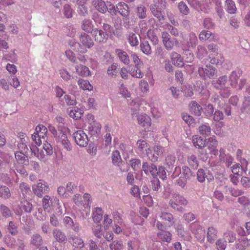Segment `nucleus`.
Returning a JSON list of instances; mask_svg holds the SVG:
<instances>
[{
    "label": "nucleus",
    "mask_w": 250,
    "mask_h": 250,
    "mask_svg": "<svg viewBox=\"0 0 250 250\" xmlns=\"http://www.w3.org/2000/svg\"><path fill=\"white\" fill-rule=\"evenodd\" d=\"M188 162L189 165L194 169H197L198 167V161L194 155H191L188 157Z\"/></svg>",
    "instance_id": "nucleus-46"
},
{
    "label": "nucleus",
    "mask_w": 250,
    "mask_h": 250,
    "mask_svg": "<svg viewBox=\"0 0 250 250\" xmlns=\"http://www.w3.org/2000/svg\"><path fill=\"white\" fill-rule=\"evenodd\" d=\"M0 211L2 215L5 217H10L12 215V212L10 209L4 205L0 206Z\"/></svg>",
    "instance_id": "nucleus-61"
},
{
    "label": "nucleus",
    "mask_w": 250,
    "mask_h": 250,
    "mask_svg": "<svg viewBox=\"0 0 250 250\" xmlns=\"http://www.w3.org/2000/svg\"><path fill=\"white\" fill-rule=\"evenodd\" d=\"M127 40L132 46H137L139 44V40L137 35L132 32L128 33L127 36Z\"/></svg>",
    "instance_id": "nucleus-40"
},
{
    "label": "nucleus",
    "mask_w": 250,
    "mask_h": 250,
    "mask_svg": "<svg viewBox=\"0 0 250 250\" xmlns=\"http://www.w3.org/2000/svg\"><path fill=\"white\" fill-rule=\"evenodd\" d=\"M152 148L155 154H153L152 155L150 153L149 155V159L152 162H156L157 161L159 157L163 154L165 152V148L160 145H154Z\"/></svg>",
    "instance_id": "nucleus-16"
},
{
    "label": "nucleus",
    "mask_w": 250,
    "mask_h": 250,
    "mask_svg": "<svg viewBox=\"0 0 250 250\" xmlns=\"http://www.w3.org/2000/svg\"><path fill=\"white\" fill-rule=\"evenodd\" d=\"M85 125L88 131L92 135L98 134L101 131V125L99 122L95 120L94 116L92 114L87 115Z\"/></svg>",
    "instance_id": "nucleus-3"
},
{
    "label": "nucleus",
    "mask_w": 250,
    "mask_h": 250,
    "mask_svg": "<svg viewBox=\"0 0 250 250\" xmlns=\"http://www.w3.org/2000/svg\"><path fill=\"white\" fill-rule=\"evenodd\" d=\"M117 11L123 17L127 18L129 14L130 11L127 4L124 2L118 3L116 5Z\"/></svg>",
    "instance_id": "nucleus-21"
},
{
    "label": "nucleus",
    "mask_w": 250,
    "mask_h": 250,
    "mask_svg": "<svg viewBox=\"0 0 250 250\" xmlns=\"http://www.w3.org/2000/svg\"><path fill=\"white\" fill-rule=\"evenodd\" d=\"M116 53L121 62L126 65L129 64V57L125 51L120 49H117L116 50Z\"/></svg>",
    "instance_id": "nucleus-22"
},
{
    "label": "nucleus",
    "mask_w": 250,
    "mask_h": 250,
    "mask_svg": "<svg viewBox=\"0 0 250 250\" xmlns=\"http://www.w3.org/2000/svg\"><path fill=\"white\" fill-rule=\"evenodd\" d=\"M190 229L195 237L198 241L203 242L205 237L204 229L197 223H193L190 225Z\"/></svg>",
    "instance_id": "nucleus-8"
},
{
    "label": "nucleus",
    "mask_w": 250,
    "mask_h": 250,
    "mask_svg": "<svg viewBox=\"0 0 250 250\" xmlns=\"http://www.w3.org/2000/svg\"><path fill=\"white\" fill-rule=\"evenodd\" d=\"M157 233L158 238L163 242L170 243L172 240V234L169 231L162 229Z\"/></svg>",
    "instance_id": "nucleus-20"
},
{
    "label": "nucleus",
    "mask_w": 250,
    "mask_h": 250,
    "mask_svg": "<svg viewBox=\"0 0 250 250\" xmlns=\"http://www.w3.org/2000/svg\"><path fill=\"white\" fill-rule=\"evenodd\" d=\"M11 197V192L9 188L5 186H0V197L7 199Z\"/></svg>",
    "instance_id": "nucleus-42"
},
{
    "label": "nucleus",
    "mask_w": 250,
    "mask_h": 250,
    "mask_svg": "<svg viewBox=\"0 0 250 250\" xmlns=\"http://www.w3.org/2000/svg\"><path fill=\"white\" fill-rule=\"evenodd\" d=\"M170 57L173 65L179 67L184 66V59L180 54L175 51H173L171 53Z\"/></svg>",
    "instance_id": "nucleus-18"
},
{
    "label": "nucleus",
    "mask_w": 250,
    "mask_h": 250,
    "mask_svg": "<svg viewBox=\"0 0 250 250\" xmlns=\"http://www.w3.org/2000/svg\"><path fill=\"white\" fill-rule=\"evenodd\" d=\"M136 145L138 150L141 154L146 153V151L150 148L149 144L146 141L142 139L138 140Z\"/></svg>",
    "instance_id": "nucleus-24"
},
{
    "label": "nucleus",
    "mask_w": 250,
    "mask_h": 250,
    "mask_svg": "<svg viewBox=\"0 0 250 250\" xmlns=\"http://www.w3.org/2000/svg\"><path fill=\"white\" fill-rule=\"evenodd\" d=\"M93 212V219L95 222L99 223L103 216V211L101 208H96Z\"/></svg>",
    "instance_id": "nucleus-36"
},
{
    "label": "nucleus",
    "mask_w": 250,
    "mask_h": 250,
    "mask_svg": "<svg viewBox=\"0 0 250 250\" xmlns=\"http://www.w3.org/2000/svg\"><path fill=\"white\" fill-rule=\"evenodd\" d=\"M30 148L32 152L33 153L34 155L39 160L43 162L46 160L45 155L42 152H40L39 148L36 146H32Z\"/></svg>",
    "instance_id": "nucleus-41"
},
{
    "label": "nucleus",
    "mask_w": 250,
    "mask_h": 250,
    "mask_svg": "<svg viewBox=\"0 0 250 250\" xmlns=\"http://www.w3.org/2000/svg\"><path fill=\"white\" fill-rule=\"evenodd\" d=\"M215 244L217 250H225L226 248V240L224 239L220 238L218 239L216 241Z\"/></svg>",
    "instance_id": "nucleus-58"
},
{
    "label": "nucleus",
    "mask_w": 250,
    "mask_h": 250,
    "mask_svg": "<svg viewBox=\"0 0 250 250\" xmlns=\"http://www.w3.org/2000/svg\"><path fill=\"white\" fill-rule=\"evenodd\" d=\"M75 143L80 146L84 147L88 144V137L83 130H79L73 133Z\"/></svg>",
    "instance_id": "nucleus-9"
},
{
    "label": "nucleus",
    "mask_w": 250,
    "mask_h": 250,
    "mask_svg": "<svg viewBox=\"0 0 250 250\" xmlns=\"http://www.w3.org/2000/svg\"><path fill=\"white\" fill-rule=\"evenodd\" d=\"M225 9L229 14H233L236 13L237 8L234 1L232 0H226Z\"/></svg>",
    "instance_id": "nucleus-34"
},
{
    "label": "nucleus",
    "mask_w": 250,
    "mask_h": 250,
    "mask_svg": "<svg viewBox=\"0 0 250 250\" xmlns=\"http://www.w3.org/2000/svg\"><path fill=\"white\" fill-rule=\"evenodd\" d=\"M42 201V207L44 210L50 208L53 206L52 199L49 195H45Z\"/></svg>",
    "instance_id": "nucleus-43"
},
{
    "label": "nucleus",
    "mask_w": 250,
    "mask_h": 250,
    "mask_svg": "<svg viewBox=\"0 0 250 250\" xmlns=\"http://www.w3.org/2000/svg\"><path fill=\"white\" fill-rule=\"evenodd\" d=\"M42 243V236L39 234H34L32 237L31 244L36 247H39Z\"/></svg>",
    "instance_id": "nucleus-48"
},
{
    "label": "nucleus",
    "mask_w": 250,
    "mask_h": 250,
    "mask_svg": "<svg viewBox=\"0 0 250 250\" xmlns=\"http://www.w3.org/2000/svg\"><path fill=\"white\" fill-rule=\"evenodd\" d=\"M139 87L140 90L143 93H146L149 91V85L148 83L144 80H142L139 84Z\"/></svg>",
    "instance_id": "nucleus-57"
},
{
    "label": "nucleus",
    "mask_w": 250,
    "mask_h": 250,
    "mask_svg": "<svg viewBox=\"0 0 250 250\" xmlns=\"http://www.w3.org/2000/svg\"><path fill=\"white\" fill-rule=\"evenodd\" d=\"M224 58L222 54H217L216 57L212 58L210 62L211 63L215 64L216 65H221L224 62Z\"/></svg>",
    "instance_id": "nucleus-60"
},
{
    "label": "nucleus",
    "mask_w": 250,
    "mask_h": 250,
    "mask_svg": "<svg viewBox=\"0 0 250 250\" xmlns=\"http://www.w3.org/2000/svg\"><path fill=\"white\" fill-rule=\"evenodd\" d=\"M212 35L209 31H202L199 35V38L201 41H206L209 39Z\"/></svg>",
    "instance_id": "nucleus-64"
},
{
    "label": "nucleus",
    "mask_w": 250,
    "mask_h": 250,
    "mask_svg": "<svg viewBox=\"0 0 250 250\" xmlns=\"http://www.w3.org/2000/svg\"><path fill=\"white\" fill-rule=\"evenodd\" d=\"M190 111L195 115L199 116L202 112V107L196 101H192L189 104Z\"/></svg>",
    "instance_id": "nucleus-23"
},
{
    "label": "nucleus",
    "mask_w": 250,
    "mask_h": 250,
    "mask_svg": "<svg viewBox=\"0 0 250 250\" xmlns=\"http://www.w3.org/2000/svg\"><path fill=\"white\" fill-rule=\"evenodd\" d=\"M148 38L151 40L153 44H157L158 42V38L154 30L149 29L147 31Z\"/></svg>",
    "instance_id": "nucleus-56"
},
{
    "label": "nucleus",
    "mask_w": 250,
    "mask_h": 250,
    "mask_svg": "<svg viewBox=\"0 0 250 250\" xmlns=\"http://www.w3.org/2000/svg\"><path fill=\"white\" fill-rule=\"evenodd\" d=\"M53 235L57 242L62 243L66 239V236L64 232L60 229H55L53 231Z\"/></svg>",
    "instance_id": "nucleus-35"
},
{
    "label": "nucleus",
    "mask_w": 250,
    "mask_h": 250,
    "mask_svg": "<svg viewBox=\"0 0 250 250\" xmlns=\"http://www.w3.org/2000/svg\"><path fill=\"white\" fill-rule=\"evenodd\" d=\"M78 51L82 53H85L87 49H90L94 45V42L91 37L86 33H82L79 38Z\"/></svg>",
    "instance_id": "nucleus-1"
},
{
    "label": "nucleus",
    "mask_w": 250,
    "mask_h": 250,
    "mask_svg": "<svg viewBox=\"0 0 250 250\" xmlns=\"http://www.w3.org/2000/svg\"><path fill=\"white\" fill-rule=\"evenodd\" d=\"M227 82V76H222L220 77L217 81H213L212 84L216 88L221 89L225 86Z\"/></svg>",
    "instance_id": "nucleus-32"
},
{
    "label": "nucleus",
    "mask_w": 250,
    "mask_h": 250,
    "mask_svg": "<svg viewBox=\"0 0 250 250\" xmlns=\"http://www.w3.org/2000/svg\"><path fill=\"white\" fill-rule=\"evenodd\" d=\"M180 12L184 15H187L189 13V9L187 4L183 1H180L178 5Z\"/></svg>",
    "instance_id": "nucleus-51"
},
{
    "label": "nucleus",
    "mask_w": 250,
    "mask_h": 250,
    "mask_svg": "<svg viewBox=\"0 0 250 250\" xmlns=\"http://www.w3.org/2000/svg\"><path fill=\"white\" fill-rule=\"evenodd\" d=\"M181 170L180 167H177L175 168V170L172 174L173 178H175L181 174V176L188 179L191 176V172L190 169L187 166H183L182 167V173H181Z\"/></svg>",
    "instance_id": "nucleus-15"
},
{
    "label": "nucleus",
    "mask_w": 250,
    "mask_h": 250,
    "mask_svg": "<svg viewBox=\"0 0 250 250\" xmlns=\"http://www.w3.org/2000/svg\"><path fill=\"white\" fill-rule=\"evenodd\" d=\"M138 124L141 125L145 131H150V127L151 125V118L145 113L139 114L137 116Z\"/></svg>",
    "instance_id": "nucleus-11"
},
{
    "label": "nucleus",
    "mask_w": 250,
    "mask_h": 250,
    "mask_svg": "<svg viewBox=\"0 0 250 250\" xmlns=\"http://www.w3.org/2000/svg\"><path fill=\"white\" fill-rule=\"evenodd\" d=\"M92 3L95 8L99 12L104 13L107 11V6L103 0H93Z\"/></svg>",
    "instance_id": "nucleus-28"
},
{
    "label": "nucleus",
    "mask_w": 250,
    "mask_h": 250,
    "mask_svg": "<svg viewBox=\"0 0 250 250\" xmlns=\"http://www.w3.org/2000/svg\"><path fill=\"white\" fill-rule=\"evenodd\" d=\"M169 204L174 209L182 211L184 207L187 205L188 201L183 196L173 194L169 200Z\"/></svg>",
    "instance_id": "nucleus-4"
},
{
    "label": "nucleus",
    "mask_w": 250,
    "mask_h": 250,
    "mask_svg": "<svg viewBox=\"0 0 250 250\" xmlns=\"http://www.w3.org/2000/svg\"><path fill=\"white\" fill-rule=\"evenodd\" d=\"M58 142L60 143L66 150H71L72 146L66 134L62 132H60L58 135Z\"/></svg>",
    "instance_id": "nucleus-14"
},
{
    "label": "nucleus",
    "mask_w": 250,
    "mask_h": 250,
    "mask_svg": "<svg viewBox=\"0 0 250 250\" xmlns=\"http://www.w3.org/2000/svg\"><path fill=\"white\" fill-rule=\"evenodd\" d=\"M225 188L226 193H229L234 197L240 196L242 195L243 193L242 190L240 189H235L231 187H229L228 186H226L225 187Z\"/></svg>",
    "instance_id": "nucleus-44"
},
{
    "label": "nucleus",
    "mask_w": 250,
    "mask_h": 250,
    "mask_svg": "<svg viewBox=\"0 0 250 250\" xmlns=\"http://www.w3.org/2000/svg\"><path fill=\"white\" fill-rule=\"evenodd\" d=\"M199 131L201 134L208 136L211 133L210 127L206 125H202L199 127Z\"/></svg>",
    "instance_id": "nucleus-50"
},
{
    "label": "nucleus",
    "mask_w": 250,
    "mask_h": 250,
    "mask_svg": "<svg viewBox=\"0 0 250 250\" xmlns=\"http://www.w3.org/2000/svg\"><path fill=\"white\" fill-rule=\"evenodd\" d=\"M15 156L16 160L19 164L25 165L27 157L24 153L21 151H18L15 153Z\"/></svg>",
    "instance_id": "nucleus-47"
},
{
    "label": "nucleus",
    "mask_w": 250,
    "mask_h": 250,
    "mask_svg": "<svg viewBox=\"0 0 250 250\" xmlns=\"http://www.w3.org/2000/svg\"><path fill=\"white\" fill-rule=\"evenodd\" d=\"M7 81L8 82L9 84L11 86H12L15 88L18 87L20 85V83L19 81V79L16 77H14V76L9 77Z\"/></svg>",
    "instance_id": "nucleus-59"
},
{
    "label": "nucleus",
    "mask_w": 250,
    "mask_h": 250,
    "mask_svg": "<svg viewBox=\"0 0 250 250\" xmlns=\"http://www.w3.org/2000/svg\"><path fill=\"white\" fill-rule=\"evenodd\" d=\"M91 35L96 42L105 43L106 42L108 37L106 33H104L101 29L95 28L91 32Z\"/></svg>",
    "instance_id": "nucleus-13"
},
{
    "label": "nucleus",
    "mask_w": 250,
    "mask_h": 250,
    "mask_svg": "<svg viewBox=\"0 0 250 250\" xmlns=\"http://www.w3.org/2000/svg\"><path fill=\"white\" fill-rule=\"evenodd\" d=\"M73 12V9L69 4H65L63 6V14L67 18H71L72 13Z\"/></svg>",
    "instance_id": "nucleus-62"
},
{
    "label": "nucleus",
    "mask_w": 250,
    "mask_h": 250,
    "mask_svg": "<svg viewBox=\"0 0 250 250\" xmlns=\"http://www.w3.org/2000/svg\"><path fill=\"white\" fill-rule=\"evenodd\" d=\"M197 38L195 33H189L188 38L187 39V46L188 48L194 47L197 44Z\"/></svg>",
    "instance_id": "nucleus-39"
},
{
    "label": "nucleus",
    "mask_w": 250,
    "mask_h": 250,
    "mask_svg": "<svg viewBox=\"0 0 250 250\" xmlns=\"http://www.w3.org/2000/svg\"><path fill=\"white\" fill-rule=\"evenodd\" d=\"M178 235L184 240L188 241L190 239V235L188 232L185 231L181 225H178L176 228Z\"/></svg>",
    "instance_id": "nucleus-30"
},
{
    "label": "nucleus",
    "mask_w": 250,
    "mask_h": 250,
    "mask_svg": "<svg viewBox=\"0 0 250 250\" xmlns=\"http://www.w3.org/2000/svg\"><path fill=\"white\" fill-rule=\"evenodd\" d=\"M68 114L70 117L75 120H78L83 115V111L78 107L70 108L68 109Z\"/></svg>",
    "instance_id": "nucleus-27"
},
{
    "label": "nucleus",
    "mask_w": 250,
    "mask_h": 250,
    "mask_svg": "<svg viewBox=\"0 0 250 250\" xmlns=\"http://www.w3.org/2000/svg\"><path fill=\"white\" fill-rule=\"evenodd\" d=\"M72 245L73 247L79 248L78 250H81L84 246L83 240L78 237H74L72 238Z\"/></svg>",
    "instance_id": "nucleus-49"
},
{
    "label": "nucleus",
    "mask_w": 250,
    "mask_h": 250,
    "mask_svg": "<svg viewBox=\"0 0 250 250\" xmlns=\"http://www.w3.org/2000/svg\"><path fill=\"white\" fill-rule=\"evenodd\" d=\"M93 234L98 238H101L103 235V231L101 225L97 224L93 226L92 229Z\"/></svg>",
    "instance_id": "nucleus-53"
},
{
    "label": "nucleus",
    "mask_w": 250,
    "mask_h": 250,
    "mask_svg": "<svg viewBox=\"0 0 250 250\" xmlns=\"http://www.w3.org/2000/svg\"><path fill=\"white\" fill-rule=\"evenodd\" d=\"M242 73L243 71L241 69L235 70L231 73L229 77V82L232 88L238 87L239 89H241L244 87L247 82L246 79H241L239 83H238V80Z\"/></svg>",
    "instance_id": "nucleus-2"
},
{
    "label": "nucleus",
    "mask_w": 250,
    "mask_h": 250,
    "mask_svg": "<svg viewBox=\"0 0 250 250\" xmlns=\"http://www.w3.org/2000/svg\"><path fill=\"white\" fill-rule=\"evenodd\" d=\"M218 141L214 136L210 137L208 139L207 147L209 150V153L214 155H217L218 153V150L217 148Z\"/></svg>",
    "instance_id": "nucleus-17"
},
{
    "label": "nucleus",
    "mask_w": 250,
    "mask_h": 250,
    "mask_svg": "<svg viewBox=\"0 0 250 250\" xmlns=\"http://www.w3.org/2000/svg\"><path fill=\"white\" fill-rule=\"evenodd\" d=\"M224 239L226 240V242L228 241V243L233 242L236 239L235 234L231 231H227L223 235Z\"/></svg>",
    "instance_id": "nucleus-55"
},
{
    "label": "nucleus",
    "mask_w": 250,
    "mask_h": 250,
    "mask_svg": "<svg viewBox=\"0 0 250 250\" xmlns=\"http://www.w3.org/2000/svg\"><path fill=\"white\" fill-rule=\"evenodd\" d=\"M82 29L87 33H90L93 31L94 29V24L92 21L90 19H84L81 25Z\"/></svg>",
    "instance_id": "nucleus-29"
},
{
    "label": "nucleus",
    "mask_w": 250,
    "mask_h": 250,
    "mask_svg": "<svg viewBox=\"0 0 250 250\" xmlns=\"http://www.w3.org/2000/svg\"><path fill=\"white\" fill-rule=\"evenodd\" d=\"M22 209H23L25 212L30 213L33 209L32 204L26 200H23L21 201L20 208H14V210L16 214L21 215L22 213Z\"/></svg>",
    "instance_id": "nucleus-12"
},
{
    "label": "nucleus",
    "mask_w": 250,
    "mask_h": 250,
    "mask_svg": "<svg viewBox=\"0 0 250 250\" xmlns=\"http://www.w3.org/2000/svg\"><path fill=\"white\" fill-rule=\"evenodd\" d=\"M137 15L140 19H144L146 16V9L143 5L138 6L137 8Z\"/></svg>",
    "instance_id": "nucleus-54"
},
{
    "label": "nucleus",
    "mask_w": 250,
    "mask_h": 250,
    "mask_svg": "<svg viewBox=\"0 0 250 250\" xmlns=\"http://www.w3.org/2000/svg\"><path fill=\"white\" fill-rule=\"evenodd\" d=\"M119 69L116 64H112L107 69V74L110 77H115L118 73Z\"/></svg>",
    "instance_id": "nucleus-52"
},
{
    "label": "nucleus",
    "mask_w": 250,
    "mask_h": 250,
    "mask_svg": "<svg viewBox=\"0 0 250 250\" xmlns=\"http://www.w3.org/2000/svg\"><path fill=\"white\" fill-rule=\"evenodd\" d=\"M154 4L151 5L150 8L153 15L159 21L163 20L164 17L161 10V7L164 6V0H153Z\"/></svg>",
    "instance_id": "nucleus-7"
},
{
    "label": "nucleus",
    "mask_w": 250,
    "mask_h": 250,
    "mask_svg": "<svg viewBox=\"0 0 250 250\" xmlns=\"http://www.w3.org/2000/svg\"><path fill=\"white\" fill-rule=\"evenodd\" d=\"M199 74L200 76L209 79H214L217 76V69L209 63L206 64L205 67H200L198 68Z\"/></svg>",
    "instance_id": "nucleus-6"
},
{
    "label": "nucleus",
    "mask_w": 250,
    "mask_h": 250,
    "mask_svg": "<svg viewBox=\"0 0 250 250\" xmlns=\"http://www.w3.org/2000/svg\"><path fill=\"white\" fill-rule=\"evenodd\" d=\"M160 218L163 221V224L158 221L156 226L159 230L167 229V227H170L174 224V219L173 215L167 212L163 211L161 212Z\"/></svg>",
    "instance_id": "nucleus-5"
},
{
    "label": "nucleus",
    "mask_w": 250,
    "mask_h": 250,
    "mask_svg": "<svg viewBox=\"0 0 250 250\" xmlns=\"http://www.w3.org/2000/svg\"><path fill=\"white\" fill-rule=\"evenodd\" d=\"M75 68L77 74L81 76L87 77L90 75V71L89 68L85 65H77Z\"/></svg>",
    "instance_id": "nucleus-26"
},
{
    "label": "nucleus",
    "mask_w": 250,
    "mask_h": 250,
    "mask_svg": "<svg viewBox=\"0 0 250 250\" xmlns=\"http://www.w3.org/2000/svg\"><path fill=\"white\" fill-rule=\"evenodd\" d=\"M249 240L245 237H241L236 242V248L239 250H245L249 246Z\"/></svg>",
    "instance_id": "nucleus-25"
},
{
    "label": "nucleus",
    "mask_w": 250,
    "mask_h": 250,
    "mask_svg": "<svg viewBox=\"0 0 250 250\" xmlns=\"http://www.w3.org/2000/svg\"><path fill=\"white\" fill-rule=\"evenodd\" d=\"M78 84L81 89L84 90L91 91L93 89V86L87 80L80 79L78 81Z\"/></svg>",
    "instance_id": "nucleus-38"
},
{
    "label": "nucleus",
    "mask_w": 250,
    "mask_h": 250,
    "mask_svg": "<svg viewBox=\"0 0 250 250\" xmlns=\"http://www.w3.org/2000/svg\"><path fill=\"white\" fill-rule=\"evenodd\" d=\"M36 133H34V134H36L38 137L42 138V139L44 140L46 137L47 129L43 125H39L36 128Z\"/></svg>",
    "instance_id": "nucleus-33"
},
{
    "label": "nucleus",
    "mask_w": 250,
    "mask_h": 250,
    "mask_svg": "<svg viewBox=\"0 0 250 250\" xmlns=\"http://www.w3.org/2000/svg\"><path fill=\"white\" fill-rule=\"evenodd\" d=\"M111 250H122L123 248V243L119 241H113L110 245Z\"/></svg>",
    "instance_id": "nucleus-63"
},
{
    "label": "nucleus",
    "mask_w": 250,
    "mask_h": 250,
    "mask_svg": "<svg viewBox=\"0 0 250 250\" xmlns=\"http://www.w3.org/2000/svg\"><path fill=\"white\" fill-rule=\"evenodd\" d=\"M142 51L146 55H149L151 53V47L147 41L142 42L140 44Z\"/></svg>",
    "instance_id": "nucleus-45"
},
{
    "label": "nucleus",
    "mask_w": 250,
    "mask_h": 250,
    "mask_svg": "<svg viewBox=\"0 0 250 250\" xmlns=\"http://www.w3.org/2000/svg\"><path fill=\"white\" fill-rule=\"evenodd\" d=\"M218 231L215 227H209L207 231V239L209 243H213L218 237Z\"/></svg>",
    "instance_id": "nucleus-19"
},
{
    "label": "nucleus",
    "mask_w": 250,
    "mask_h": 250,
    "mask_svg": "<svg viewBox=\"0 0 250 250\" xmlns=\"http://www.w3.org/2000/svg\"><path fill=\"white\" fill-rule=\"evenodd\" d=\"M34 193L39 197H41L42 195L47 191L48 185L47 183L42 180H39L36 185L32 187Z\"/></svg>",
    "instance_id": "nucleus-10"
},
{
    "label": "nucleus",
    "mask_w": 250,
    "mask_h": 250,
    "mask_svg": "<svg viewBox=\"0 0 250 250\" xmlns=\"http://www.w3.org/2000/svg\"><path fill=\"white\" fill-rule=\"evenodd\" d=\"M142 66H134L129 71L130 75L137 78H142L144 76V73L142 72L140 68Z\"/></svg>",
    "instance_id": "nucleus-37"
},
{
    "label": "nucleus",
    "mask_w": 250,
    "mask_h": 250,
    "mask_svg": "<svg viewBox=\"0 0 250 250\" xmlns=\"http://www.w3.org/2000/svg\"><path fill=\"white\" fill-rule=\"evenodd\" d=\"M192 143L195 147L202 148L205 146L206 140L201 136L195 135L192 136Z\"/></svg>",
    "instance_id": "nucleus-31"
}]
</instances>
